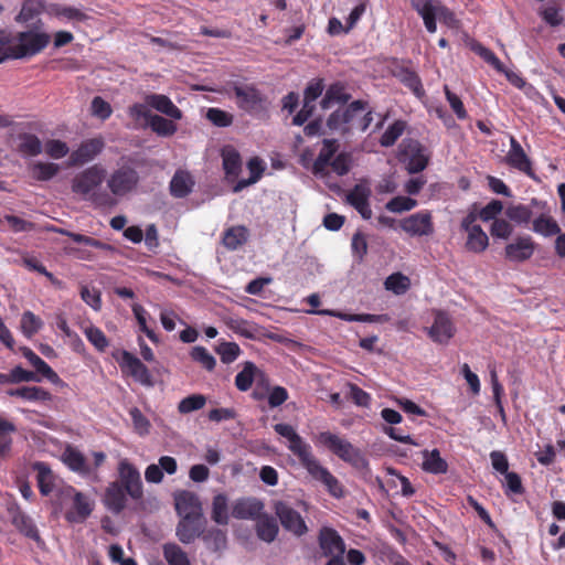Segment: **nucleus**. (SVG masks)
<instances>
[{"label": "nucleus", "mask_w": 565, "mask_h": 565, "mask_svg": "<svg viewBox=\"0 0 565 565\" xmlns=\"http://www.w3.org/2000/svg\"><path fill=\"white\" fill-rule=\"evenodd\" d=\"M274 430L289 441L288 449L298 458L301 466L315 480L322 482L331 495L335 498L343 495V489L338 479L327 468L321 466L312 454L311 446L297 434L291 425L276 424L274 425Z\"/></svg>", "instance_id": "obj_1"}, {"label": "nucleus", "mask_w": 565, "mask_h": 565, "mask_svg": "<svg viewBox=\"0 0 565 565\" xmlns=\"http://www.w3.org/2000/svg\"><path fill=\"white\" fill-rule=\"evenodd\" d=\"M105 179V170L93 166L75 175L72 189L75 193L92 198L98 206L111 207L116 201L108 194H96V189Z\"/></svg>", "instance_id": "obj_2"}, {"label": "nucleus", "mask_w": 565, "mask_h": 565, "mask_svg": "<svg viewBox=\"0 0 565 565\" xmlns=\"http://www.w3.org/2000/svg\"><path fill=\"white\" fill-rule=\"evenodd\" d=\"M412 8L423 18L429 33L437 30L436 20L450 28H456L458 21L455 13L437 0H411Z\"/></svg>", "instance_id": "obj_3"}, {"label": "nucleus", "mask_w": 565, "mask_h": 565, "mask_svg": "<svg viewBox=\"0 0 565 565\" xmlns=\"http://www.w3.org/2000/svg\"><path fill=\"white\" fill-rule=\"evenodd\" d=\"M316 444L328 448L332 454L353 466H362L365 459L361 451L347 439L330 431H321L316 437Z\"/></svg>", "instance_id": "obj_4"}, {"label": "nucleus", "mask_w": 565, "mask_h": 565, "mask_svg": "<svg viewBox=\"0 0 565 565\" xmlns=\"http://www.w3.org/2000/svg\"><path fill=\"white\" fill-rule=\"evenodd\" d=\"M228 87V94L234 96L239 109L253 114L265 108L266 97L254 84L233 82Z\"/></svg>", "instance_id": "obj_5"}, {"label": "nucleus", "mask_w": 565, "mask_h": 565, "mask_svg": "<svg viewBox=\"0 0 565 565\" xmlns=\"http://www.w3.org/2000/svg\"><path fill=\"white\" fill-rule=\"evenodd\" d=\"M15 35L19 60L41 53L51 42V35L38 28L17 32Z\"/></svg>", "instance_id": "obj_6"}, {"label": "nucleus", "mask_w": 565, "mask_h": 565, "mask_svg": "<svg viewBox=\"0 0 565 565\" xmlns=\"http://www.w3.org/2000/svg\"><path fill=\"white\" fill-rule=\"evenodd\" d=\"M339 149V143L335 139H323L322 148L312 163L311 171L316 178L321 179L326 184L334 190L339 191L340 186L337 183H331L330 179V163L334 159V154Z\"/></svg>", "instance_id": "obj_7"}, {"label": "nucleus", "mask_w": 565, "mask_h": 565, "mask_svg": "<svg viewBox=\"0 0 565 565\" xmlns=\"http://www.w3.org/2000/svg\"><path fill=\"white\" fill-rule=\"evenodd\" d=\"M494 214H467L463 218L461 226L468 233L466 248L472 253H481L489 245V238L487 234L482 231L481 226L475 224L477 217L479 216L483 221L492 220Z\"/></svg>", "instance_id": "obj_8"}, {"label": "nucleus", "mask_w": 565, "mask_h": 565, "mask_svg": "<svg viewBox=\"0 0 565 565\" xmlns=\"http://www.w3.org/2000/svg\"><path fill=\"white\" fill-rule=\"evenodd\" d=\"M117 470V482L124 487L132 500H141L143 498V484L139 470L126 458L119 461Z\"/></svg>", "instance_id": "obj_9"}, {"label": "nucleus", "mask_w": 565, "mask_h": 565, "mask_svg": "<svg viewBox=\"0 0 565 565\" xmlns=\"http://www.w3.org/2000/svg\"><path fill=\"white\" fill-rule=\"evenodd\" d=\"M117 362L124 374L131 376L136 382L145 386L153 385L149 369L129 351H121L120 358L117 359Z\"/></svg>", "instance_id": "obj_10"}, {"label": "nucleus", "mask_w": 565, "mask_h": 565, "mask_svg": "<svg viewBox=\"0 0 565 565\" xmlns=\"http://www.w3.org/2000/svg\"><path fill=\"white\" fill-rule=\"evenodd\" d=\"M274 510L286 531L296 536H302L308 532L305 520L289 503L277 501L274 504Z\"/></svg>", "instance_id": "obj_11"}, {"label": "nucleus", "mask_w": 565, "mask_h": 565, "mask_svg": "<svg viewBox=\"0 0 565 565\" xmlns=\"http://www.w3.org/2000/svg\"><path fill=\"white\" fill-rule=\"evenodd\" d=\"M402 153L406 157V167L409 173H418L428 164L429 154L426 148L417 140H404L402 143Z\"/></svg>", "instance_id": "obj_12"}, {"label": "nucleus", "mask_w": 565, "mask_h": 565, "mask_svg": "<svg viewBox=\"0 0 565 565\" xmlns=\"http://www.w3.org/2000/svg\"><path fill=\"white\" fill-rule=\"evenodd\" d=\"M139 175L130 167H121L116 170L108 180V186L114 195L122 196L131 192L138 184Z\"/></svg>", "instance_id": "obj_13"}, {"label": "nucleus", "mask_w": 565, "mask_h": 565, "mask_svg": "<svg viewBox=\"0 0 565 565\" xmlns=\"http://www.w3.org/2000/svg\"><path fill=\"white\" fill-rule=\"evenodd\" d=\"M456 328L450 316L443 310L434 311V322L428 328V337L436 343L447 344L455 335Z\"/></svg>", "instance_id": "obj_14"}, {"label": "nucleus", "mask_w": 565, "mask_h": 565, "mask_svg": "<svg viewBox=\"0 0 565 565\" xmlns=\"http://www.w3.org/2000/svg\"><path fill=\"white\" fill-rule=\"evenodd\" d=\"M318 543L324 556H340L345 552V543L341 535L332 527L323 526L319 531Z\"/></svg>", "instance_id": "obj_15"}, {"label": "nucleus", "mask_w": 565, "mask_h": 565, "mask_svg": "<svg viewBox=\"0 0 565 565\" xmlns=\"http://www.w3.org/2000/svg\"><path fill=\"white\" fill-rule=\"evenodd\" d=\"M535 243L530 236H519L504 248L505 258L513 263L530 259L535 252Z\"/></svg>", "instance_id": "obj_16"}, {"label": "nucleus", "mask_w": 565, "mask_h": 565, "mask_svg": "<svg viewBox=\"0 0 565 565\" xmlns=\"http://www.w3.org/2000/svg\"><path fill=\"white\" fill-rule=\"evenodd\" d=\"M264 508V503L256 498H242L234 502L232 516L237 520H256Z\"/></svg>", "instance_id": "obj_17"}, {"label": "nucleus", "mask_w": 565, "mask_h": 565, "mask_svg": "<svg viewBox=\"0 0 565 565\" xmlns=\"http://www.w3.org/2000/svg\"><path fill=\"white\" fill-rule=\"evenodd\" d=\"M175 510L182 518L203 516L199 497L190 491H181L175 495Z\"/></svg>", "instance_id": "obj_18"}, {"label": "nucleus", "mask_w": 565, "mask_h": 565, "mask_svg": "<svg viewBox=\"0 0 565 565\" xmlns=\"http://www.w3.org/2000/svg\"><path fill=\"white\" fill-rule=\"evenodd\" d=\"M127 492L117 481L110 482L104 493V505L114 514L122 512L127 505Z\"/></svg>", "instance_id": "obj_19"}, {"label": "nucleus", "mask_w": 565, "mask_h": 565, "mask_svg": "<svg viewBox=\"0 0 565 565\" xmlns=\"http://www.w3.org/2000/svg\"><path fill=\"white\" fill-rule=\"evenodd\" d=\"M145 102L151 108L166 115L167 117L171 118L172 120H181L183 117L181 109L179 107H177L174 105V103L167 95L147 94L145 96Z\"/></svg>", "instance_id": "obj_20"}, {"label": "nucleus", "mask_w": 565, "mask_h": 565, "mask_svg": "<svg viewBox=\"0 0 565 565\" xmlns=\"http://www.w3.org/2000/svg\"><path fill=\"white\" fill-rule=\"evenodd\" d=\"M249 230L244 225H233L224 230L222 244L230 250L235 252L242 248L249 241Z\"/></svg>", "instance_id": "obj_21"}, {"label": "nucleus", "mask_w": 565, "mask_h": 565, "mask_svg": "<svg viewBox=\"0 0 565 565\" xmlns=\"http://www.w3.org/2000/svg\"><path fill=\"white\" fill-rule=\"evenodd\" d=\"M93 511V503L87 495L76 491L73 497L72 509L66 512L65 518L72 523L84 522Z\"/></svg>", "instance_id": "obj_22"}, {"label": "nucleus", "mask_w": 565, "mask_h": 565, "mask_svg": "<svg viewBox=\"0 0 565 565\" xmlns=\"http://www.w3.org/2000/svg\"><path fill=\"white\" fill-rule=\"evenodd\" d=\"M403 231L411 235H428L433 232L430 214H411L399 222Z\"/></svg>", "instance_id": "obj_23"}, {"label": "nucleus", "mask_w": 565, "mask_h": 565, "mask_svg": "<svg viewBox=\"0 0 565 565\" xmlns=\"http://www.w3.org/2000/svg\"><path fill=\"white\" fill-rule=\"evenodd\" d=\"M32 469L36 472V483L42 495H49L53 492L56 482V476L52 471L49 463L44 461H35Z\"/></svg>", "instance_id": "obj_24"}, {"label": "nucleus", "mask_w": 565, "mask_h": 565, "mask_svg": "<svg viewBox=\"0 0 565 565\" xmlns=\"http://www.w3.org/2000/svg\"><path fill=\"white\" fill-rule=\"evenodd\" d=\"M23 356L30 362V364L35 369L36 373L41 374L45 379H47L51 383L64 386L65 383L57 375V373L39 355H36L31 349L23 348L22 349Z\"/></svg>", "instance_id": "obj_25"}, {"label": "nucleus", "mask_w": 565, "mask_h": 565, "mask_svg": "<svg viewBox=\"0 0 565 565\" xmlns=\"http://www.w3.org/2000/svg\"><path fill=\"white\" fill-rule=\"evenodd\" d=\"M195 185L193 175L183 169H178L170 181V192L175 198L190 194Z\"/></svg>", "instance_id": "obj_26"}, {"label": "nucleus", "mask_w": 565, "mask_h": 565, "mask_svg": "<svg viewBox=\"0 0 565 565\" xmlns=\"http://www.w3.org/2000/svg\"><path fill=\"white\" fill-rule=\"evenodd\" d=\"M104 142L100 139H89L83 142L78 149L72 152L70 160L72 164H84L93 160L103 149Z\"/></svg>", "instance_id": "obj_27"}, {"label": "nucleus", "mask_w": 565, "mask_h": 565, "mask_svg": "<svg viewBox=\"0 0 565 565\" xmlns=\"http://www.w3.org/2000/svg\"><path fill=\"white\" fill-rule=\"evenodd\" d=\"M202 531V518H182L177 526V535L184 544L193 542L201 535Z\"/></svg>", "instance_id": "obj_28"}, {"label": "nucleus", "mask_w": 565, "mask_h": 565, "mask_svg": "<svg viewBox=\"0 0 565 565\" xmlns=\"http://www.w3.org/2000/svg\"><path fill=\"white\" fill-rule=\"evenodd\" d=\"M510 145H511V148L507 154V162L511 167H513L526 174H532L531 161H530L529 157L526 156V153L524 152L521 145L516 141V139L514 137L510 138Z\"/></svg>", "instance_id": "obj_29"}, {"label": "nucleus", "mask_w": 565, "mask_h": 565, "mask_svg": "<svg viewBox=\"0 0 565 565\" xmlns=\"http://www.w3.org/2000/svg\"><path fill=\"white\" fill-rule=\"evenodd\" d=\"M255 531L259 540L266 543H271L276 540L279 527L274 516L267 513H262L256 519Z\"/></svg>", "instance_id": "obj_30"}, {"label": "nucleus", "mask_w": 565, "mask_h": 565, "mask_svg": "<svg viewBox=\"0 0 565 565\" xmlns=\"http://www.w3.org/2000/svg\"><path fill=\"white\" fill-rule=\"evenodd\" d=\"M64 463L72 470L83 476H88L92 472L85 456L74 447H66L63 452Z\"/></svg>", "instance_id": "obj_31"}, {"label": "nucleus", "mask_w": 565, "mask_h": 565, "mask_svg": "<svg viewBox=\"0 0 565 565\" xmlns=\"http://www.w3.org/2000/svg\"><path fill=\"white\" fill-rule=\"evenodd\" d=\"M423 463L422 469L433 475H444L448 471L447 461L441 458L438 449L423 450Z\"/></svg>", "instance_id": "obj_32"}, {"label": "nucleus", "mask_w": 565, "mask_h": 565, "mask_svg": "<svg viewBox=\"0 0 565 565\" xmlns=\"http://www.w3.org/2000/svg\"><path fill=\"white\" fill-rule=\"evenodd\" d=\"M7 394L29 402H49L52 399V394L40 386L10 388Z\"/></svg>", "instance_id": "obj_33"}, {"label": "nucleus", "mask_w": 565, "mask_h": 565, "mask_svg": "<svg viewBox=\"0 0 565 565\" xmlns=\"http://www.w3.org/2000/svg\"><path fill=\"white\" fill-rule=\"evenodd\" d=\"M265 374L253 362L244 363L243 370L235 376V386L241 392L248 391L256 377H264Z\"/></svg>", "instance_id": "obj_34"}, {"label": "nucleus", "mask_w": 565, "mask_h": 565, "mask_svg": "<svg viewBox=\"0 0 565 565\" xmlns=\"http://www.w3.org/2000/svg\"><path fill=\"white\" fill-rule=\"evenodd\" d=\"M17 35L8 30H0V64L8 60H19Z\"/></svg>", "instance_id": "obj_35"}, {"label": "nucleus", "mask_w": 565, "mask_h": 565, "mask_svg": "<svg viewBox=\"0 0 565 565\" xmlns=\"http://www.w3.org/2000/svg\"><path fill=\"white\" fill-rule=\"evenodd\" d=\"M223 168L228 179H236L242 169V159L236 149L226 147L222 150Z\"/></svg>", "instance_id": "obj_36"}, {"label": "nucleus", "mask_w": 565, "mask_h": 565, "mask_svg": "<svg viewBox=\"0 0 565 565\" xmlns=\"http://www.w3.org/2000/svg\"><path fill=\"white\" fill-rule=\"evenodd\" d=\"M371 194V189L367 183L361 182L356 184L348 194L347 200L351 206L358 212H365L367 207V200Z\"/></svg>", "instance_id": "obj_37"}, {"label": "nucleus", "mask_w": 565, "mask_h": 565, "mask_svg": "<svg viewBox=\"0 0 565 565\" xmlns=\"http://www.w3.org/2000/svg\"><path fill=\"white\" fill-rule=\"evenodd\" d=\"M247 169L249 171V178L238 180L233 188L234 192H239L243 189L256 183L262 178L265 166L263 160L255 157L247 162Z\"/></svg>", "instance_id": "obj_38"}, {"label": "nucleus", "mask_w": 565, "mask_h": 565, "mask_svg": "<svg viewBox=\"0 0 565 565\" xmlns=\"http://www.w3.org/2000/svg\"><path fill=\"white\" fill-rule=\"evenodd\" d=\"M41 140L32 134H20L18 136L17 149L20 153L29 157H35L42 152Z\"/></svg>", "instance_id": "obj_39"}, {"label": "nucleus", "mask_w": 565, "mask_h": 565, "mask_svg": "<svg viewBox=\"0 0 565 565\" xmlns=\"http://www.w3.org/2000/svg\"><path fill=\"white\" fill-rule=\"evenodd\" d=\"M349 98H350V96L345 93L344 86L337 83V84L331 85L327 89L320 104H321L322 109H329L334 104L347 103L349 100Z\"/></svg>", "instance_id": "obj_40"}, {"label": "nucleus", "mask_w": 565, "mask_h": 565, "mask_svg": "<svg viewBox=\"0 0 565 565\" xmlns=\"http://www.w3.org/2000/svg\"><path fill=\"white\" fill-rule=\"evenodd\" d=\"M211 518L220 525L228 523V503L225 494L218 493L213 498Z\"/></svg>", "instance_id": "obj_41"}, {"label": "nucleus", "mask_w": 565, "mask_h": 565, "mask_svg": "<svg viewBox=\"0 0 565 565\" xmlns=\"http://www.w3.org/2000/svg\"><path fill=\"white\" fill-rule=\"evenodd\" d=\"M148 125L153 132L161 137L173 136L178 130L177 125L171 118L168 119L159 115H152Z\"/></svg>", "instance_id": "obj_42"}, {"label": "nucleus", "mask_w": 565, "mask_h": 565, "mask_svg": "<svg viewBox=\"0 0 565 565\" xmlns=\"http://www.w3.org/2000/svg\"><path fill=\"white\" fill-rule=\"evenodd\" d=\"M21 331L24 337L31 339L43 327V321L40 317L35 316L32 311H24L21 317Z\"/></svg>", "instance_id": "obj_43"}, {"label": "nucleus", "mask_w": 565, "mask_h": 565, "mask_svg": "<svg viewBox=\"0 0 565 565\" xmlns=\"http://www.w3.org/2000/svg\"><path fill=\"white\" fill-rule=\"evenodd\" d=\"M163 556L169 565H190L186 553L174 543L163 545Z\"/></svg>", "instance_id": "obj_44"}, {"label": "nucleus", "mask_w": 565, "mask_h": 565, "mask_svg": "<svg viewBox=\"0 0 565 565\" xmlns=\"http://www.w3.org/2000/svg\"><path fill=\"white\" fill-rule=\"evenodd\" d=\"M13 524L26 537L32 539L34 541L40 540L39 531L35 524L33 523L32 519L25 515L24 513L15 514L13 516Z\"/></svg>", "instance_id": "obj_45"}, {"label": "nucleus", "mask_w": 565, "mask_h": 565, "mask_svg": "<svg viewBox=\"0 0 565 565\" xmlns=\"http://www.w3.org/2000/svg\"><path fill=\"white\" fill-rule=\"evenodd\" d=\"M407 127L406 121L404 120H395L387 129L384 131L380 139V143L383 147L393 146L396 140L403 135Z\"/></svg>", "instance_id": "obj_46"}, {"label": "nucleus", "mask_w": 565, "mask_h": 565, "mask_svg": "<svg viewBox=\"0 0 565 565\" xmlns=\"http://www.w3.org/2000/svg\"><path fill=\"white\" fill-rule=\"evenodd\" d=\"M58 170V166L51 162H36L30 167L31 177L41 181L52 179Z\"/></svg>", "instance_id": "obj_47"}, {"label": "nucleus", "mask_w": 565, "mask_h": 565, "mask_svg": "<svg viewBox=\"0 0 565 565\" xmlns=\"http://www.w3.org/2000/svg\"><path fill=\"white\" fill-rule=\"evenodd\" d=\"M206 404V397L202 394H191L182 398L178 404V412L182 415L199 411Z\"/></svg>", "instance_id": "obj_48"}, {"label": "nucleus", "mask_w": 565, "mask_h": 565, "mask_svg": "<svg viewBox=\"0 0 565 565\" xmlns=\"http://www.w3.org/2000/svg\"><path fill=\"white\" fill-rule=\"evenodd\" d=\"M43 10L42 0H25L22 4L21 11L15 18L17 22L25 23L40 14Z\"/></svg>", "instance_id": "obj_49"}, {"label": "nucleus", "mask_w": 565, "mask_h": 565, "mask_svg": "<svg viewBox=\"0 0 565 565\" xmlns=\"http://www.w3.org/2000/svg\"><path fill=\"white\" fill-rule=\"evenodd\" d=\"M384 285L387 290L393 291L395 295H403L409 289L411 281L407 276L395 273L385 279Z\"/></svg>", "instance_id": "obj_50"}, {"label": "nucleus", "mask_w": 565, "mask_h": 565, "mask_svg": "<svg viewBox=\"0 0 565 565\" xmlns=\"http://www.w3.org/2000/svg\"><path fill=\"white\" fill-rule=\"evenodd\" d=\"M49 13L56 18H65L73 21H85L87 19V15L79 9L60 4L51 6Z\"/></svg>", "instance_id": "obj_51"}, {"label": "nucleus", "mask_w": 565, "mask_h": 565, "mask_svg": "<svg viewBox=\"0 0 565 565\" xmlns=\"http://www.w3.org/2000/svg\"><path fill=\"white\" fill-rule=\"evenodd\" d=\"M84 333L87 340L94 345V348L99 352H105L109 345V341L102 329L89 326L85 328Z\"/></svg>", "instance_id": "obj_52"}, {"label": "nucleus", "mask_w": 565, "mask_h": 565, "mask_svg": "<svg viewBox=\"0 0 565 565\" xmlns=\"http://www.w3.org/2000/svg\"><path fill=\"white\" fill-rule=\"evenodd\" d=\"M57 232L70 236L75 243L95 247V248L103 249V250H114V247L111 245L104 243L99 239H96L94 237L78 234V233H72V232L63 231V230H58Z\"/></svg>", "instance_id": "obj_53"}, {"label": "nucleus", "mask_w": 565, "mask_h": 565, "mask_svg": "<svg viewBox=\"0 0 565 565\" xmlns=\"http://www.w3.org/2000/svg\"><path fill=\"white\" fill-rule=\"evenodd\" d=\"M191 359L201 364L207 371H213L216 365L214 356L204 347H193L190 352Z\"/></svg>", "instance_id": "obj_54"}, {"label": "nucleus", "mask_w": 565, "mask_h": 565, "mask_svg": "<svg viewBox=\"0 0 565 565\" xmlns=\"http://www.w3.org/2000/svg\"><path fill=\"white\" fill-rule=\"evenodd\" d=\"M533 230L546 236L555 235L561 231L558 224L552 217H546V214H540V216L534 220Z\"/></svg>", "instance_id": "obj_55"}, {"label": "nucleus", "mask_w": 565, "mask_h": 565, "mask_svg": "<svg viewBox=\"0 0 565 565\" xmlns=\"http://www.w3.org/2000/svg\"><path fill=\"white\" fill-rule=\"evenodd\" d=\"M398 77L401 82L411 88L416 96L420 97L424 95L420 78L415 72L405 68L399 72Z\"/></svg>", "instance_id": "obj_56"}, {"label": "nucleus", "mask_w": 565, "mask_h": 565, "mask_svg": "<svg viewBox=\"0 0 565 565\" xmlns=\"http://www.w3.org/2000/svg\"><path fill=\"white\" fill-rule=\"evenodd\" d=\"M471 49L476 54H478L488 64H490L495 71L504 72L503 63L495 56V54L491 50L487 49L480 43L472 44Z\"/></svg>", "instance_id": "obj_57"}, {"label": "nucleus", "mask_w": 565, "mask_h": 565, "mask_svg": "<svg viewBox=\"0 0 565 565\" xmlns=\"http://www.w3.org/2000/svg\"><path fill=\"white\" fill-rule=\"evenodd\" d=\"M205 117L216 127H228L233 124L234 120V117L231 113L220 108H209Z\"/></svg>", "instance_id": "obj_58"}, {"label": "nucleus", "mask_w": 565, "mask_h": 565, "mask_svg": "<svg viewBox=\"0 0 565 565\" xmlns=\"http://www.w3.org/2000/svg\"><path fill=\"white\" fill-rule=\"evenodd\" d=\"M129 415L138 435L146 436L150 433L151 424L138 407H132Z\"/></svg>", "instance_id": "obj_59"}, {"label": "nucleus", "mask_w": 565, "mask_h": 565, "mask_svg": "<svg viewBox=\"0 0 565 565\" xmlns=\"http://www.w3.org/2000/svg\"><path fill=\"white\" fill-rule=\"evenodd\" d=\"M216 352L223 363L230 364L238 358L241 349L235 342H221L216 348Z\"/></svg>", "instance_id": "obj_60"}, {"label": "nucleus", "mask_w": 565, "mask_h": 565, "mask_svg": "<svg viewBox=\"0 0 565 565\" xmlns=\"http://www.w3.org/2000/svg\"><path fill=\"white\" fill-rule=\"evenodd\" d=\"M504 493L508 497H510L511 494L522 495L525 492L521 477L516 472L508 471L507 473H504Z\"/></svg>", "instance_id": "obj_61"}, {"label": "nucleus", "mask_w": 565, "mask_h": 565, "mask_svg": "<svg viewBox=\"0 0 565 565\" xmlns=\"http://www.w3.org/2000/svg\"><path fill=\"white\" fill-rule=\"evenodd\" d=\"M366 110V103L362 100L352 102L345 109L341 110L345 116L348 126L356 127L359 117Z\"/></svg>", "instance_id": "obj_62"}, {"label": "nucleus", "mask_w": 565, "mask_h": 565, "mask_svg": "<svg viewBox=\"0 0 565 565\" xmlns=\"http://www.w3.org/2000/svg\"><path fill=\"white\" fill-rule=\"evenodd\" d=\"M132 312L137 319L140 331L143 332L152 342H158L157 334L154 333V331L152 329H150L147 326V320H146L147 311L145 310V308L142 306L136 303L132 306Z\"/></svg>", "instance_id": "obj_63"}, {"label": "nucleus", "mask_w": 565, "mask_h": 565, "mask_svg": "<svg viewBox=\"0 0 565 565\" xmlns=\"http://www.w3.org/2000/svg\"><path fill=\"white\" fill-rule=\"evenodd\" d=\"M352 167V156L348 152H341L330 163V169L338 175L347 174Z\"/></svg>", "instance_id": "obj_64"}]
</instances>
